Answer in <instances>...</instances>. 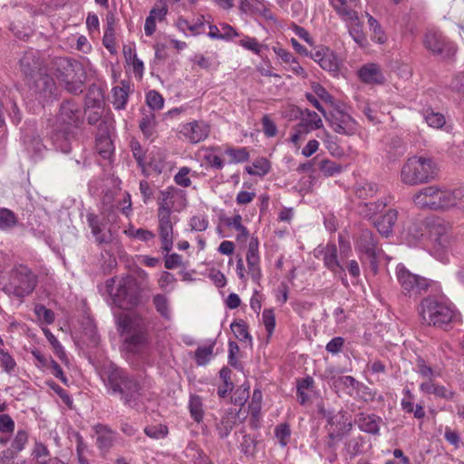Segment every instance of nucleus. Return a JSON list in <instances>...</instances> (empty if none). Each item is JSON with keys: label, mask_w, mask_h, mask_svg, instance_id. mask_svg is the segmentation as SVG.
Returning <instances> with one entry per match:
<instances>
[{"label": "nucleus", "mask_w": 464, "mask_h": 464, "mask_svg": "<svg viewBox=\"0 0 464 464\" xmlns=\"http://www.w3.org/2000/svg\"><path fill=\"white\" fill-rule=\"evenodd\" d=\"M158 230L161 248L169 253L173 246L172 212H180L187 206V195L182 189L169 186L159 192L157 198Z\"/></svg>", "instance_id": "1"}, {"label": "nucleus", "mask_w": 464, "mask_h": 464, "mask_svg": "<svg viewBox=\"0 0 464 464\" xmlns=\"http://www.w3.org/2000/svg\"><path fill=\"white\" fill-rule=\"evenodd\" d=\"M109 393L117 395L125 406L140 409L142 405V387L132 375L121 369L110 372L106 382Z\"/></svg>", "instance_id": "2"}, {"label": "nucleus", "mask_w": 464, "mask_h": 464, "mask_svg": "<svg viewBox=\"0 0 464 464\" xmlns=\"http://www.w3.org/2000/svg\"><path fill=\"white\" fill-rule=\"evenodd\" d=\"M118 331L124 338L128 352L140 353L148 346V330L145 320L136 314L121 313L116 319Z\"/></svg>", "instance_id": "3"}, {"label": "nucleus", "mask_w": 464, "mask_h": 464, "mask_svg": "<svg viewBox=\"0 0 464 464\" xmlns=\"http://www.w3.org/2000/svg\"><path fill=\"white\" fill-rule=\"evenodd\" d=\"M112 303L121 309H131L140 303V290L136 278L131 276L111 278L106 282Z\"/></svg>", "instance_id": "4"}, {"label": "nucleus", "mask_w": 464, "mask_h": 464, "mask_svg": "<svg viewBox=\"0 0 464 464\" xmlns=\"http://www.w3.org/2000/svg\"><path fill=\"white\" fill-rule=\"evenodd\" d=\"M55 76L59 83L71 93L82 92L86 79L82 64L73 59L58 57L54 60Z\"/></svg>", "instance_id": "5"}, {"label": "nucleus", "mask_w": 464, "mask_h": 464, "mask_svg": "<svg viewBox=\"0 0 464 464\" xmlns=\"http://www.w3.org/2000/svg\"><path fill=\"white\" fill-rule=\"evenodd\" d=\"M436 173V164L430 158L414 156L403 164L401 179L404 184L413 186L430 181Z\"/></svg>", "instance_id": "6"}, {"label": "nucleus", "mask_w": 464, "mask_h": 464, "mask_svg": "<svg viewBox=\"0 0 464 464\" xmlns=\"http://www.w3.org/2000/svg\"><path fill=\"white\" fill-rule=\"evenodd\" d=\"M420 313L423 323L440 328L451 323L455 316L451 304L435 297L423 299Z\"/></svg>", "instance_id": "7"}, {"label": "nucleus", "mask_w": 464, "mask_h": 464, "mask_svg": "<svg viewBox=\"0 0 464 464\" xmlns=\"http://www.w3.org/2000/svg\"><path fill=\"white\" fill-rule=\"evenodd\" d=\"M435 256L441 262H448L456 244L451 227L444 220H435L430 229Z\"/></svg>", "instance_id": "8"}, {"label": "nucleus", "mask_w": 464, "mask_h": 464, "mask_svg": "<svg viewBox=\"0 0 464 464\" xmlns=\"http://www.w3.org/2000/svg\"><path fill=\"white\" fill-rule=\"evenodd\" d=\"M450 189H442L435 186L425 187L414 197V204L420 208L434 210L452 208Z\"/></svg>", "instance_id": "9"}, {"label": "nucleus", "mask_w": 464, "mask_h": 464, "mask_svg": "<svg viewBox=\"0 0 464 464\" xmlns=\"http://www.w3.org/2000/svg\"><path fill=\"white\" fill-rule=\"evenodd\" d=\"M336 13L346 22H350L349 34L354 42L361 47L367 45V38L362 31V24L358 20L357 12L353 9L357 5H352L349 0H329Z\"/></svg>", "instance_id": "10"}, {"label": "nucleus", "mask_w": 464, "mask_h": 464, "mask_svg": "<svg viewBox=\"0 0 464 464\" xmlns=\"http://www.w3.org/2000/svg\"><path fill=\"white\" fill-rule=\"evenodd\" d=\"M395 275L402 293L410 297L425 294L430 285L429 279L411 273L403 264L397 265Z\"/></svg>", "instance_id": "11"}, {"label": "nucleus", "mask_w": 464, "mask_h": 464, "mask_svg": "<svg viewBox=\"0 0 464 464\" xmlns=\"http://www.w3.org/2000/svg\"><path fill=\"white\" fill-rule=\"evenodd\" d=\"M334 131L343 135H353L357 131L356 121L346 111L340 108L334 109L324 117Z\"/></svg>", "instance_id": "12"}, {"label": "nucleus", "mask_w": 464, "mask_h": 464, "mask_svg": "<svg viewBox=\"0 0 464 464\" xmlns=\"http://www.w3.org/2000/svg\"><path fill=\"white\" fill-rule=\"evenodd\" d=\"M28 285L29 279L26 268H21L11 273L8 280L3 283L2 288L9 295L24 297L28 294Z\"/></svg>", "instance_id": "13"}, {"label": "nucleus", "mask_w": 464, "mask_h": 464, "mask_svg": "<svg viewBox=\"0 0 464 464\" xmlns=\"http://www.w3.org/2000/svg\"><path fill=\"white\" fill-rule=\"evenodd\" d=\"M355 249L363 254L370 260L372 266H376V259L381 250L377 247V243L372 231L368 229L361 231L355 242Z\"/></svg>", "instance_id": "14"}, {"label": "nucleus", "mask_w": 464, "mask_h": 464, "mask_svg": "<svg viewBox=\"0 0 464 464\" xmlns=\"http://www.w3.org/2000/svg\"><path fill=\"white\" fill-rule=\"evenodd\" d=\"M82 117L80 106L72 101H66L62 103L57 117V121L64 125L63 130H69L71 127L78 126Z\"/></svg>", "instance_id": "15"}, {"label": "nucleus", "mask_w": 464, "mask_h": 464, "mask_svg": "<svg viewBox=\"0 0 464 464\" xmlns=\"http://www.w3.org/2000/svg\"><path fill=\"white\" fill-rule=\"evenodd\" d=\"M111 124L108 121L99 123L96 136V150L103 159H110L114 150L111 138Z\"/></svg>", "instance_id": "16"}, {"label": "nucleus", "mask_w": 464, "mask_h": 464, "mask_svg": "<svg viewBox=\"0 0 464 464\" xmlns=\"http://www.w3.org/2000/svg\"><path fill=\"white\" fill-rule=\"evenodd\" d=\"M210 128L203 121H193L183 124L180 133L191 143H198L209 135Z\"/></svg>", "instance_id": "17"}, {"label": "nucleus", "mask_w": 464, "mask_h": 464, "mask_svg": "<svg viewBox=\"0 0 464 464\" xmlns=\"http://www.w3.org/2000/svg\"><path fill=\"white\" fill-rule=\"evenodd\" d=\"M246 259L248 268V275H250L254 282L258 283L262 277V271L260 267V257L258 255V246L256 241L252 240L249 243Z\"/></svg>", "instance_id": "18"}, {"label": "nucleus", "mask_w": 464, "mask_h": 464, "mask_svg": "<svg viewBox=\"0 0 464 464\" xmlns=\"http://www.w3.org/2000/svg\"><path fill=\"white\" fill-rule=\"evenodd\" d=\"M358 76L366 84H382L385 82L381 66L373 63L362 65L358 71Z\"/></svg>", "instance_id": "19"}, {"label": "nucleus", "mask_w": 464, "mask_h": 464, "mask_svg": "<svg viewBox=\"0 0 464 464\" xmlns=\"http://www.w3.org/2000/svg\"><path fill=\"white\" fill-rule=\"evenodd\" d=\"M310 57L325 71L336 72L339 69L338 60L329 48L316 50Z\"/></svg>", "instance_id": "20"}, {"label": "nucleus", "mask_w": 464, "mask_h": 464, "mask_svg": "<svg viewBox=\"0 0 464 464\" xmlns=\"http://www.w3.org/2000/svg\"><path fill=\"white\" fill-rule=\"evenodd\" d=\"M318 253L323 255L324 266L334 273H343L344 268L341 266L337 256V247L333 243H328L321 249L317 248Z\"/></svg>", "instance_id": "21"}, {"label": "nucleus", "mask_w": 464, "mask_h": 464, "mask_svg": "<svg viewBox=\"0 0 464 464\" xmlns=\"http://www.w3.org/2000/svg\"><path fill=\"white\" fill-rule=\"evenodd\" d=\"M130 92V82L127 81H121L120 86H115L111 90V103L115 110L125 109L128 100L129 93Z\"/></svg>", "instance_id": "22"}, {"label": "nucleus", "mask_w": 464, "mask_h": 464, "mask_svg": "<svg viewBox=\"0 0 464 464\" xmlns=\"http://www.w3.org/2000/svg\"><path fill=\"white\" fill-rule=\"evenodd\" d=\"M397 218L398 211L396 209H389L374 223L378 232L384 237H389L392 232Z\"/></svg>", "instance_id": "23"}, {"label": "nucleus", "mask_w": 464, "mask_h": 464, "mask_svg": "<svg viewBox=\"0 0 464 464\" xmlns=\"http://www.w3.org/2000/svg\"><path fill=\"white\" fill-rule=\"evenodd\" d=\"M87 220L92 233L95 237L96 241L100 244L109 243L111 241V234L106 232L105 225L94 214H89Z\"/></svg>", "instance_id": "24"}, {"label": "nucleus", "mask_w": 464, "mask_h": 464, "mask_svg": "<svg viewBox=\"0 0 464 464\" xmlns=\"http://www.w3.org/2000/svg\"><path fill=\"white\" fill-rule=\"evenodd\" d=\"M183 464H209L208 457L195 444H189L183 451Z\"/></svg>", "instance_id": "25"}, {"label": "nucleus", "mask_w": 464, "mask_h": 464, "mask_svg": "<svg viewBox=\"0 0 464 464\" xmlns=\"http://www.w3.org/2000/svg\"><path fill=\"white\" fill-rule=\"evenodd\" d=\"M382 419L374 414L361 413L358 417L357 424L362 431L378 434Z\"/></svg>", "instance_id": "26"}, {"label": "nucleus", "mask_w": 464, "mask_h": 464, "mask_svg": "<svg viewBox=\"0 0 464 464\" xmlns=\"http://www.w3.org/2000/svg\"><path fill=\"white\" fill-rule=\"evenodd\" d=\"M423 43L425 47L434 53H440L446 44L441 33L435 30H430L426 33Z\"/></svg>", "instance_id": "27"}, {"label": "nucleus", "mask_w": 464, "mask_h": 464, "mask_svg": "<svg viewBox=\"0 0 464 464\" xmlns=\"http://www.w3.org/2000/svg\"><path fill=\"white\" fill-rule=\"evenodd\" d=\"M94 430L97 435V445L100 449H109L113 442V432L106 425L97 424L94 426Z\"/></svg>", "instance_id": "28"}, {"label": "nucleus", "mask_w": 464, "mask_h": 464, "mask_svg": "<svg viewBox=\"0 0 464 464\" xmlns=\"http://www.w3.org/2000/svg\"><path fill=\"white\" fill-rule=\"evenodd\" d=\"M299 123L309 130V132L323 127V121L320 116L315 111L308 109L302 111V118Z\"/></svg>", "instance_id": "29"}, {"label": "nucleus", "mask_w": 464, "mask_h": 464, "mask_svg": "<svg viewBox=\"0 0 464 464\" xmlns=\"http://www.w3.org/2000/svg\"><path fill=\"white\" fill-rule=\"evenodd\" d=\"M334 386L338 389L345 390L346 393L350 396L354 395L355 388L365 390L363 383L359 382L353 376L349 375L339 376L336 381H334Z\"/></svg>", "instance_id": "30"}, {"label": "nucleus", "mask_w": 464, "mask_h": 464, "mask_svg": "<svg viewBox=\"0 0 464 464\" xmlns=\"http://www.w3.org/2000/svg\"><path fill=\"white\" fill-rule=\"evenodd\" d=\"M314 380L312 377L309 376L300 380L297 382L296 395L300 404L304 405L309 401V395L307 394L306 392L312 390Z\"/></svg>", "instance_id": "31"}, {"label": "nucleus", "mask_w": 464, "mask_h": 464, "mask_svg": "<svg viewBox=\"0 0 464 464\" xmlns=\"http://www.w3.org/2000/svg\"><path fill=\"white\" fill-rule=\"evenodd\" d=\"M353 428V423L351 421H343V423H338L336 426V430H333L329 433L330 440L327 442L328 447L330 449L335 450L334 440L341 439L344 435H347Z\"/></svg>", "instance_id": "32"}, {"label": "nucleus", "mask_w": 464, "mask_h": 464, "mask_svg": "<svg viewBox=\"0 0 464 464\" xmlns=\"http://www.w3.org/2000/svg\"><path fill=\"white\" fill-rule=\"evenodd\" d=\"M34 312L36 317V322L40 325L51 324L54 321V313L43 304H35Z\"/></svg>", "instance_id": "33"}, {"label": "nucleus", "mask_w": 464, "mask_h": 464, "mask_svg": "<svg viewBox=\"0 0 464 464\" xmlns=\"http://www.w3.org/2000/svg\"><path fill=\"white\" fill-rule=\"evenodd\" d=\"M156 121L155 114L152 111L144 113L140 121V128L147 138H151L155 131Z\"/></svg>", "instance_id": "34"}, {"label": "nucleus", "mask_w": 464, "mask_h": 464, "mask_svg": "<svg viewBox=\"0 0 464 464\" xmlns=\"http://www.w3.org/2000/svg\"><path fill=\"white\" fill-rule=\"evenodd\" d=\"M321 139L332 156L340 158L343 155V149L336 142V137L331 135L327 130H324Z\"/></svg>", "instance_id": "35"}, {"label": "nucleus", "mask_w": 464, "mask_h": 464, "mask_svg": "<svg viewBox=\"0 0 464 464\" xmlns=\"http://www.w3.org/2000/svg\"><path fill=\"white\" fill-rule=\"evenodd\" d=\"M188 409L192 419L199 422L204 416L202 400L198 395H191L188 401Z\"/></svg>", "instance_id": "36"}, {"label": "nucleus", "mask_w": 464, "mask_h": 464, "mask_svg": "<svg viewBox=\"0 0 464 464\" xmlns=\"http://www.w3.org/2000/svg\"><path fill=\"white\" fill-rule=\"evenodd\" d=\"M368 17V24L370 30L372 32V40L378 44H384L387 40L386 34L378 21L370 14H366Z\"/></svg>", "instance_id": "37"}, {"label": "nucleus", "mask_w": 464, "mask_h": 464, "mask_svg": "<svg viewBox=\"0 0 464 464\" xmlns=\"http://www.w3.org/2000/svg\"><path fill=\"white\" fill-rule=\"evenodd\" d=\"M124 233L129 237L138 239L142 242L151 241L155 237V234L152 231L145 228H135L133 226H130L124 231Z\"/></svg>", "instance_id": "38"}, {"label": "nucleus", "mask_w": 464, "mask_h": 464, "mask_svg": "<svg viewBox=\"0 0 464 464\" xmlns=\"http://www.w3.org/2000/svg\"><path fill=\"white\" fill-rule=\"evenodd\" d=\"M320 171L326 177H332L343 172V168L341 164L331 160H323L319 164Z\"/></svg>", "instance_id": "39"}, {"label": "nucleus", "mask_w": 464, "mask_h": 464, "mask_svg": "<svg viewBox=\"0 0 464 464\" xmlns=\"http://www.w3.org/2000/svg\"><path fill=\"white\" fill-rule=\"evenodd\" d=\"M214 343L208 346H199L195 351V359L198 365H206L213 356Z\"/></svg>", "instance_id": "40"}, {"label": "nucleus", "mask_w": 464, "mask_h": 464, "mask_svg": "<svg viewBox=\"0 0 464 464\" xmlns=\"http://www.w3.org/2000/svg\"><path fill=\"white\" fill-rule=\"evenodd\" d=\"M378 190V187L373 182L364 181L358 184L356 188V195L358 198L367 199L372 198Z\"/></svg>", "instance_id": "41"}, {"label": "nucleus", "mask_w": 464, "mask_h": 464, "mask_svg": "<svg viewBox=\"0 0 464 464\" xmlns=\"http://www.w3.org/2000/svg\"><path fill=\"white\" fill-rule=\"evenodd\" d=\"M32 151H34V154H31V159H34L35 161L44 158L48 152L46 146L39 137L31 139V152Z\"/></svg>", "instance_id": "42"}, {"label": "nucleus", "mask_w": 464, "mask_h": 464, "mask_svg": "<svg viewBox=\"0 0 464 464\" xmlns=\"http://www.w3.org/2000/svg\"><path fill=\"white\" fill-rule=\"evenodd\" d=\"M270 170V164L266 159L256 160L251 167L246 168V171L250 175L265 176Z\"/></svg>", "instance_id": "43"}, {"label": "nucleus", "mask_w": 464, "mask_h": 464, "mask_svg": "<svg viewBox=\"0 0 464 464\" xmlns=\"http://www.w3.org/2000/svg\"><path fill=\"white\" fill-rule=\"evenodd\" d=\"M152 302L157 312L160 313L161 316L169 319L170 312L169 309L168 298L164 295L158 294L154 295Z\"/></svg>", "instance_id": "44"}, {"label": "nucleus", "mask_w": 464, "mask_h": 464, "mask_svg": "<svg viewBox=\"0 0 464 464\" xmlns=\"http://www.w3.org/2000/svg\"><path fill=\"white\" fill-rule=\"evenodd\" d=\"M53 144L57 150L63 153L71 151V143L69 140V130H63V133L58 132L53 137Z\"/></svg>", "instance_id": "45"}, {"label": "nucleus", "mask_w": 464, "mask_h": 464, "mask_svg": "<svg viewBox=\"0 0 464 464\" xmlns=\"http://www.w3.org/2000/svg\"><path fill=\"white\" fill-rule=\"evenodd\" d=\"M275 436L282 447H285L291 437V430L287 423H281L275 428Z\"/></svg>", "instance_id": "46"}, {"label": "nucleus", "mask_w": 464, "mask_h": 464, "mask_svg": "<svg viewBox=\"0 0 464 464\" xmlns=\"http://www.w3.org/2000/svg\"><path fill=\"white\" fill-rule=\"evenodd\" d=\"M386 206V203L382 200H378L375 202H368L362 206L360 210L361 215H363L366 218H372L376 213L382 211Z\"/></svg>", "instance_id": "47"}, {"label": "nucleus", "mask_w": 464, "mask_h": 464, "mask_svg": "<svg viewBox=\"0 0 464 464\" xmlns=\"http://www.w3.org/2000/svg\"><path fill=\"white\" fill-rule=\"evenodd\" d=\"M230 328L239 341L251 340L246 324L243 320L233 322Z\"/></svg>", "instance_id": "48"}, {"label": "nucleus", "mask_w": 464, "mask_h": 464, "mask_svg": "<svg viewBox=\"0 0 464 464\" xmlns=\"http://www.w3.org/2000/svg\"><path fill=\"white\" fill-rule=\"evenodd\" d=\"M16 224L14 214L7 208H0V229L6 230Z\"/></svg>", "instance_id": "49"}, {"label": "nucleus", "mask_w": 464, "mask_h": 464, "mask_svg": "<svg viewBox=\"0 0 464 464\" xmlns=\"http://www.w3.org/2000/svg\"><path fill=\"white\" fill-rule=\"evenodd\" d=\"M145 434L154 440L163 439L168 434V428L162 424L150 425L144 429Z\"/></svg>", "instance_id": "50"}, {"label": "nucleus", "mask_w": 464, "mask_h": 464, "mask_svg": "<svg viewBox=\"0 0 464 464\" xmlns=\"http://www.w3.org/2000/svg\"><path fill=\"white\" fill-rule=\"evenodd\" d=\"M310 133L309 130L305 129L300 123L296 124L290 134V140L295 146L299 147L300 142L305 140L306 135Z\"/></svg>", "instance_id": "51"}, {"label": "nucleus", "mask_w": 464, "mask_h": 464, "mask_svg": "<svg viewBox=\"0 0 464 464\" xmlns=\"http://www.w3.org/2000/svg\"><path fill=\"white\" fill-rule=\"evenodd\" d=\"M190 172L191 169L188 167L180 168L174 176L175 183L183 188L189 187L191 185V180L189 179Z\"/></svg>", "instance_id": "52"}, {"label": "nucleus", "mask_w": 464, "mask_h": 464, "mask_svg": "<svg viewBox=\"0 0 464 464\" xmlns=\"http://www.w3.org/2000/svg\"><path fill=\"white\" fill-rule=\"evenodd\" d=\"M146 102L148 106L153 111L160 110L164 104V99L156 91H150L147 93Z\"/></svg>", "instance_id": "53"}, {"label": "nucleus", "mask_w": 464, "mask_h": 464, "mask_svg": "<svg viewBox=\"0 0 464 464\" xmlns=\"http://www.w3.org/2000/svg\"><path fill=\"white\" fill-rule=\"evenodd\" d=\"M424 118L427 124L432 128L440 129L446 123L444 115L439 112L427 111Z\"/></svg>", "instance_id": "54"}, {"label": "nucleus", "mask_w": 464, "mask_h": 464, "mask_svg": "<svg viewBox=\"0 0 464 464\" xmlns=\"http://www.w3.org/2000/svg\"><path fill=\"white\" fill-rule=\"evenodd\" d=\"M262 320L268 336H271L276 327V317L272 309H265L262 314Z\"/></svg>", "instance_id": "55"}, {"label": "nucleus", "mask_w": 464, "mask_h": 464, "mask_svg": "<svg viewBox=\"0 0 464 464\" xmlns=\"http://www.w3.org/2000/svg\"><path fill=\"white\" fill-rule=\"evenodd\" d=\"M452 208H457L464 212V186L450 189Z\"/></svg>", "instance_id": "56"}, {"label": "nucleus", "mask_w": 464, "mask_h": 464, "mask_svg": "<svg viewBox=\"0 0 464 464\" xmlns=\"http://www.w3.org/2000/svg\"><path fill=\"white\" fill-rule=\"evenodd\" d=\"M226 152L236 163L245 162L249 158L246 148L228 149Z\"/></svg>", "instance_id": "57"}, {"label": "nucleus", "mask_w": 464, "mask_h": 464, "mask_svg": "<svg viewBox=\"0 0 464 464\" xmlns=\"http://www.w3.org/2000/svg\"><path fill=\"white\" fill-rule=\"evenodd\" d=\"M239 45L256 54H259L262 49V45L259 42L256 38L250 36H245L242 38L239 41Z\"/></svg>", "instance_id": "58"}, {"label": "nucleus", "mask_w": 464, "mask_h": 464, "mask_svg": "<svg viewBox=\"0 0 464 464\" xmlns=\"http://www.w3.org/2000/svg\"><path fill=\"white\" fill-rule=\"evenodd\" d=\"M189 227L193 231H205L208 227V220L206 216H193L189 220Z\"/></svg>", "instance_id": "59"}, {"label": "nucleus", "mask_w": 464, "mask_h": 464, "mask_svg": "<svg viewBox=\"0 0 464 464\" xmlns=\"http://www.w3.org/2000/svg\"><path fill=\"white\" fill-rule=\"evenodd\" d=\"M43 331L50 343L52 344L55 353L60 359H63L65 357V353L63 351V346L59 343V341L55 338V336L51 333V331L47 328L43 327Z\"/></svg>", "instance_id": "60"}, {"label": "nucleus", "mask_w": 464, "mask_h": 464, "mask_svg": "<svg viewBox=\"0 0 464 464\" xmlns=\"http://www.w3.org/2000/svg\"><path fill=\"white\" fill-rule=\"evenodd\" d=\"M416 372L424 380L434 378L437 376L435 371L426 364L424 360H419L416 364Z\"/></svg>", "instance_id": "61"}, {"label": "nucleus", "mask_w": 464, "mask_h": 464, "mask_svg": "<svg viewBox=\"0 0 464 464\" xmlns=\"http://www.w3.org/2000/svg\"><path fill=\"white\" fill-rule=\"evenodd\" d=\"M33 453L36 459L35 464H41V461L51 459L49 458V450H47L46 446L40 442H35Z\"/></svg>", "instance_id": "62"}, {"label": "nucleus", "mask_w": 464, "mask_h": 464, "mask_svg": "<svg viewBox=\"0 0 464 464\" xmlns=\"http://www.w3.org/2000/svg\"><path fill=\"white\" fill-rule=\"evenodd\" d=\"M362 440L361 438L351 439L345 443L346 451L354 457L362 451Z\"/></svg>", "instance_id": "63"}, {"label": "nucleus", "mask_w": 464, "mask_h": 464, "mask_svg": "<svg viewBox=\"0 0 464 464\" xmlns=\"http://www.w3.org/2000/svg\"><path fill=\"white\" fill-rule=\"evenodd\" d=\"M14 429V420L6 414L0 415V432L10 435Z\"/></svg>", "instance_id": "64"}]
</instances>
